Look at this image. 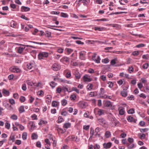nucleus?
<instances>
[{
    "mask_svg": "<svg viewBox=\"0 0 149 149\" xmlns=\"http://www.w3.org/2000/svg\"><path fill=\"white\" fill-rule=\"evenodd\" d=\"M47 122L46 121H45L42 120H41L40 122L38 123V124L40 125H41L43 124H47Z\"/></svg>",
    "mask_w": 149,
    "mask_h": 149,
    "instance_id": "nucleus-25",
    "label": "nucleus"
},
{
    "mask_svg": "<svg viewBox=\"0 0 149 149\" xmlns=\"http://www.w3.org/2000/svg\"><path fill=\"white\" fill-rule=\"evenodd\" d=\"M100 59H101L100 56H97V58L95 59V60H94V61L96 63H100Z\"/></svg>",
    "mask_w": 149,
    "mask_h": 149,
    "instance_id": "nucleus-43",
    "label": "nucleus"
},
{
    "mask_svg": "<svg viewBox=\"0 0 149 149\" xmlns=\"http://www.w3.org/2000/svg\"><path fill=\"white\" fill-rule=\"evenodd\" d=\"M19 100H20V101L21 102H23L25 101V97L23 96H21L20 97Z\"/></svg>",
    "mask_w": 149,
    "mask_h": 149,
    "instance_id": "nucleus-55",
    "label": "nucleus"
},
{
    "mask_svg": "<svg viewBox=\"0 0 149 149\" xmlns=\"http://www.w3.org/2000/svg\"><path fill=\"white\" fill-rule=\"evenodd\" d=\"M111 120L112 121V123H114L115 124V126H116L119 123L118 121L116 120L115 118H112L111 119Z\"/></svg>",
    "mask_w": 149,
    "mask_h": 149,
    "instance_id": "nucleus-16",
    "label": "nucleus"
},
{
    "mask_svg": "<svg viewBox=\"0 0 149 149\" xmlns=\"http://www.w3.org/2000/svg\"><path fill=\"white\" fill-rule=\"evenodd\" d=\"M79 54V58L82 60H84L85 59V52L83 51L80 52Z\"/></svg>",
    "mask_w": 149,
    "mask_h": 149,
    "instance_id": "nucleus-5",
    "label": "nucleus"
},
{
    "mask_svg": "<svg viewBox=\"0 0 149 149\" xmlns=\"http://www.w3.org/2000/svg\"><path fill=\"white\" fill-rule=\"evenodd\" d=\"M10 124L8 123H5V127L6 128L8 129H9L10 128Z\"/></svg>",
    "mask_w": 149,
    "mask_h": 149,
    "instance_id": "nucleus-47",
    "label": "nucleus"
},
{
    "mask_svg": "<svg viewBox=\"0 0 149 149\" xmlns=\"http://www.w3.org/2000/svg\"><path fill=\"white\" fill-rule=\"evenodd\" d=\"M75 77L76 79H79L81 77V75L78 72H75Z\"/></svg>",
    "mask_w": 149,
    "mask_h": 149,
    "instance_id": "nucleus-26",
    "label": "nucleus"
},
{
    "mask_svg": "<svg viewBox=\"0 0 149 149\" xmlns=\"http://www.w3.org/2000/svg\"><path fill=\"white\" fill-rule=\"evenodd\" d=\"M36 147L39 148H41V143L39 141L37 142L36 144Z\"/></svg>",
    "mask_w": 149,
    "mask_h": 149,
    "instance_id": "nucleus-52",
    "label": "nucleus"
},
{
    "mask_svg": "<svg viewBox=\"0 0 149 149\" xmlns=\"http://www.w3.org/2000/svg\"><path fill=\"white\" fill-rule=\"evenodd\" d=\"M149 65V64L147 63H146L144 64L143 65V68L144 69H147Z\"/></svg>",
    "mask_w": 149,
    "mask_h": 149,
    "instance_id": "nucleus-51",
    "label": "nucleus"
},
{
    "mask_svg": "<svg viewBox=\"0 0 149 149\" xmlns=\"http://www.w3.org/2000/svg\"><path fill=\"white\" fill-rule=\"evenodd\" d=\"M52 68L54 70L57 71L60 69L61 66L58 64L55 63L53 65Z\"/></svg>",
    "mask_w": 149,
    "mask_h": 149,
    "instance_id": "nucleus-4",
    "label": "nucleus"
},
{
    "mask_svg": "<svg viewBox=\"0 0 149 149\" xmlns=\"http://www.w3.org/2000/svg\"><path fill=\"white\" fill-rule=\"evenodd\" d=\"M61 16L63 17H67L68 15L67 14L63 13H61Z\"/></svg>",
    "mask_w": 149,
    "mask_h": 149,
    "instance_id": "nucleus-49",
    "label": "nucleus"
},
{
    "mask_svg": "<svg viewBox=\"0 0 149 149\" xmlns=\"http://www.w3.org/2000/svg\"><path fill=\"white\" fill-rule=\"evenodd\" d=\"M145 45L144 44L141 43V44H140L138 45H136V47H137V48H140V47H144L145 46Z\"/></svg>",
    "mask_w": 149,
    "mask_h": 149,
    "instance_id": "nucleus-46",
    "label": "nucleus"
},
{
    "mask_svg": "<svg viewBox=\"0 0 149 149\" xmlns=\"http://www.w3.org/2000/svg\"><path fill=\"white\" fill-rule=\"evenodd\" d=\"M72 91H75L78 93H79V91L78 89L76 87H73L72 88Z\"/></svg>",
    "mask_w": 149,
    "mask_h": 149,
    "instance_id": "nucleus-54",
    "label": "nucleus"
},
{
    "mask_svg": "<svg viewBox=\"0 0 149 149\" xmlns=\"http://www.w3.org/2000/svg\"><path fill=\"white\" fill-rule=\"evenodd\" d=\"M104 111L101 109H98L97 111V114L99 116H100L104 114Z\"/></svg>",
    "mask_w": 149,
    "mask_h": 149,
    "instance_id": "nucleus-13",
    "label": "nucleus"
},
{
    "mask_svg": "<svg viewBox=\"0 0 149 149\" xmlns=\"http://www.w3.org/2000/svg\"><path fill=\"white\" fill-rule=\"evenodd\" d=\"M94 129H93L91 127L90 129V134L91 135V136H90V138H92L93 136L94 135Z\"/></svg>",
    "mask_w": 149,
    "mask_h": 149,
    "instance_id": "nucleus-39",
    "label": "nucleus"
},
{
    "mask_svg": "<svg viewBox=\"0 0 149 149\" xmlns=\"http://www.w3.org/2000/svg\"><path fill=\"white\" fill-rule=\"evenodd\" d=\"M71 126V124L69 123H66L64 124L63 127L67 129Z\"/></svg>",
    "mask_w": 149,
    "mask_h": 149,
    "instance_id": "nucleus-22",
    "label": "nucleus"
},
{
    "mask_svg": "<svg viewBox=\"0 0 149 149\" xmlns=\"http://www.w3.org/2000/svg\"><path fill=\"white\" fill-rule=\"evenodd\" d=\"M48 56V53L46 52H41L38 55V58L39 59H41L43 57L47 58Z\"/></svg>",
    "mask_w": 149,
    "mask_h": 149,
    "instance_id": "nucleus-2",
    "label": "nucleus"
},
{
    "mask_svg": "<svg viewBox=\"0 0 149 149\" xmlns=\"http://www.w3.org/2000/svg\"><path fill=\"white\" fill-rule=\"evenodd\" d=\"M10 70L11 72L17 73L19 72L20 71V70L16 66H14L10 68Z\"/></svg>",
    "mask_w": 149,
    "mask_h": 149,
    "instance_id": "nucleus-3",
    "label": "nucleus"
},
{
    "mask_svg": "<svg viewBox=\"0 0 149 149\" xmlns=\"http://www.w3.org/2000/svg\"><path fill=\"white\" fill-rule=\"evenodd\" d=\"M63 120V119L62 118L61 116H59L58 118V123H61Z\"/></svg>",
    "mask_w": 149,
    "mask_h": 149,
    "instance_id": "nucleus-45",
    "label": "nucleus"
},
{
    "mask_svg": "<svg viewBox=\"0 0 149 149\" xmlns=\"http://www.w3.org/2000/svg\"><path fill=\"white\" fill-rule=\"evenodd\" d=\"M15 136L11 134L9 139V140H12V142H14L15 141Z\"/></svg>",
    "mask_w": 149,
    "mask_h": 149,
    "instance_id": "nucleus-29",
    "label": "nucleus"
},
{
    "mask_svg": "<svg viewBox=\"0 0 149 149\" xmlns=\"http://www.w3.org/2000/svg\"><path fill=\"white\" fill-rule=\"evenodd\" d=\"M104 148L105 149L109 148L112 146V143L111 142H108L107 143H104L103 144Z\"/></svg>",
    "mask_w": 149,
    "mask_h": 149,
    "instance_id": "nucleus-6",
    "label": "nucleus"
},
{
    "mask_svg": "<svg viewBox=\"0 0 149 149\" xmlns=\"http://www.w3.org/2000/svg\"><path fill=\"white\" fill-rule=\"evenodd\" d=\"M17 24V23L16 22L13 20H12L10 22V26L11 27L15 28Z\"/></svg>",
    "mask_w": 149,
    "mask_h": 149,
    "instance_id": "nucleus-19",
    "label": "nucleus"
},
{
    "mask_svg": "<svg viewBox=\"0 0 149 149\" xmlns=\"http://www.w3.org/2000/svg\"><path fill=\"white\" fill-rule=\"evenodd\" d=\"M94 21H108L107 19L103 18L100 19H96L94 20Z\"/></svg>",
    "mask_w": 149,
    "mask_h": 149,
    "instance_id": "nucleus-57",
    "label": "nucleus"
},
{
    "mask_svg": "<svg viewBox=\"0 0 149 149\" xmlns=\"http://www.w3.org/2000/svg\"><path fill=\"white\" fill-rule=\"evenodd\" d=\"M10 118L13 120H16L17 119V116L16 115L14 114L11 116Z\"/></svg>",
    "mask_w": 149,
    "mask_h": 149,
    "instance_id": "nucleus-38",
    "label": "nucleus"
},
{
    "mask_svg": "<svg viewBox=\"0 0 149 149\" xmlns=\"http://www.w3.org/2000/svg\"><path fill=\"white\" fill-rule=\"evenodd\" d=\"M51 96L50 95H48L46 97V99H48L46 100V102L48 104L50 103L51 102Z\"/></svg>",
    "mask_w": 149,
    "mask_h": 149,
    "instance_id": "nucleus-24",
    "label": "nucleus"
},
{
    "mask_svg": "<svg viewBox=\"0 0 149 149\" xmlns=\"http://www.w3.org/2000/svg\"><path fill=\"white\" fill-rule=\"evenodd\" d=\"M127 119L129 122H133L134 123H136L137 120H136L134 119L133 117L130 116H128Z\"/></svg>",
    "mask_w": 149,
    "mask_h": 149,
    "instance_id": "nucleus-7",
    "label": "nucleus"
},
{
    "mask_svg": "<svg viewBox=\"0 0 149 149\" xmlns=\"http://www.w3.org/2000/svg\"><path fill=\"white\" fill-rule=\"evenodd\" d=\"M100 148V146L97 144H95L93 146L94 149H99Z\"/></svg>",
    "mask_w": 149,
    "mask_h": 149,
    "instance_id": "nucleus-62",
    "label": "nucleus"
},
{
    "mask_svg": "<svg viewBox=\"0 0 149 149\" xmlns=\"http://www.w3.org/2000/svg\"><path fill=\"white\" fill-rule=\"evenodd\" d=\"M27 136V133L26 132H24L23 133L22 135V138L24 140H25L26 139Z\"/></svg>",
    "mask_w": 149,
    "mask_h": 149,
    "instance_id": "nucleus-31",
    "label": "nucleus"
},
{
    "mask_svg": "<svg viewBox=\"0 0 149 149\" xmlns=\"http://www.w3.org/2000/svg\"><path fill=\"white\" fill-rule=\"evenodd\" d=\"M68 58L66 57H63L62 58L60 59V61L61 62H63L65 61V62H68Z\"/></svg>",
    "mask_w": 149,
    "mask_h": 149,
    "instance_id": "nucleus-21",
    "label": "nucleus"
},
{
    "mask_svg": "<svg viewBox=\"0 0 149 149\" xmlns=\"http://www.w3.org/2000/svg\"><path fill=\"white\" fill-rule=\"evenodd\" d=\"M28 126L29 130L30 132H32L35 127V124L33 121L29 122L28 123Z\"/></svg>",
    "mask_w": 149,
    "mask_h": 149,
    "instance_id": "nucleus-1",
    "label": "nucleus"
},
{
    "mask_svg": "<svg viewBox=\"0 0 149 149\" xmlns=\"http://www.w3.org/2000/svg\"><path fill=\"white\" fill-rule=\"evenodd\" d=\"M61 104L63 106H65L67 103V101L65 99H63L61 101Z\"/></svg>",
    "mask_w": 149,
    "mask_h": 149,
    "instance_id": "nucleus-37",
    "label": "nucleus"
},
{
    "mask_svg": "<svg viewBox=\"0 0 149 149\" xmlns=\"http://www.w3.org/2000/svg\"><path fill=\"white\" fill-rule=\"evenodd\" d=\"M22 89L24 91H25L26 90V85L25 84H24L22 85Z\"/></svg>",
    "mask_w": 149,
    "mask_h": 149,
    "instance_id": "nucleus-59",
    "label": "nucleus"
},
{
    "mask_svg": "<svg viewBox=\"0 0 149 149\" xmlns=\"http://www.w3.org/2000/svg\"><path fill=\"white\" fill-rule=\"evenodd\" d=\"M129 114H133L134 113V109H132L129 110L127 111Z\"/></svg>",
    "mask_w": 149,
    "mask_h": 149,
    "instance_id": "nucleus-44",
    "label": "nucleus"
},
{
    "mask_svg": "<svg viewBox=\"0 0 149 149\" xmlns=\"http://www.w3.org/2000/svg\"><path fill=\"white\" fill-rule=\"evenodd\" d=\"M142 57L143 59H148L149 58V55L148 54L143 55Z\"/></svg>",
    "mask_w": 149,
    "mask_h": 149,
    "instance_id": "nucleus-40",
    "label": "nucleus"
},
{
    "mask_svg": "<svg viewBox=\"0 0 149 149\" xmlns=\"http://www.w3.org/2000/svg\"><path fill=\"white\" fill-rule=\"evenodd\" d=\"M111 134L110 132L109 131H107L106 132L105 134V136L106 138H109L111 136Z\"/></svg>",
    "mask_w": 149,
    "mask_h": 149,
    "instance_id": "nucleus-27",
    "label": "nucleus"
},
{
    "mask_svg": "<svg viewBox=\"0 0 149 149\" xmlns=\"http://www.w3.org/2000/svg\"><path fill=\"white\" fill-rule=\"evenodd\" d=\"M80 2L83 3L84 6L87 5V4L89 3V0H80Z\"/></svg>",
    "mask_w": 149,
    "mask_h": 149,
    "instance_id": "nucleus-20",
    "label": "nucleus"
},
{
    "mask_svg": "<svg viewBox=\"0 0 149 149\" xmlns=\"http://www.w3.org/2000/svg\"><path fill=\"white\" fill-rule=\"evenodd\" d=\"M120 94L122 96L124 97H125L127 95V92L124 91H121L120 93Z\"/></svg>",
    "mask_w": 149,
    "mask_h": 149,
    "instance_id": "nucleus-34",
    "label": "nucleus"
},
{
    "mask_svg": "<svg viewBox=\"0 0 149 149\" xmlns=\"http://www.w3.org/2000/svg\"><path fill=\"white\" fill-rule=\"evenodd\" d=\"M116 58H114L111 60L110 62L111 65L113 66H114V65L116 63Z\"/></svg>",
    "mask_w": 149,
    "mask_h": 149,
    "instance_id": "nucleus-35",
    "label": "nucleus"
},
{
    "mask_svg": "<svg viewBox=\"0 0 149 149\" xmlns=\"http://www.w3.org/2000/svg\"><path fill=\"white\" fill-rule=\"evenodd\" d=\"M52 106L53 107H56L57 106V102L56 101H52Z\"/></svg>",
    "mask_w": 149,
    "mask_h": 149,
    "instance_id": "nucleus-48",
    "label": "nucleus"
},
{
    "mask_svg": "<svg viewBox=\"0 0 149 149\" xmlns=\"http://www.w3.org/2000/svg\"><path fill=\"white\" fill-rule=\"evenodd\" d=\"M108 84L109 85V87L110 88H112L113 86V84L111 81L108 82Z\"/></svg>",
    "mask_w": 149,
    "mask_h": 149,
    "instance_id": "nucleus-60",
    "label": "nucleus"
},
{
    "mask_svg": "<svg viewBox=\"0 0 149 149\" xmlns=\"http://www.w3.org/2000/svg\"><path fill=\"white\" fill-rule=\"evenodd\" d=\"M25 48V47H19L18 48V52L21 54L22 53V52L23 51V50Z\"/></svg>",
    "mask_w": 149,
    "mask_h": 149,
    "instance_id": "nucleus-28",
    "label": "nucleus"
},
{
    "mask_svg": "<svg viewBox=\"0 0 149 149\" xmlns=\"http://www.w3.org/2000/svg\"><path fill=\"white\" fill-rule=\"evenodd\" d=\"M62 88L60 87L59 86L57 87L56 89V93H60L61 92Z\"/></svg>",
    "mask_w": 149,
    "mask_h": 149,
    "instance_id": "nucleus-36",
    "label": "nucleus"
},
{
    "mask_svg": "<svg viewBox=\"0 0 149 149\" xmlns=\"http://www.w3.org/2000/svg\"><path fill=\"white\" fill-rule=\"evenodd\" d=\"M18 110L19 112L20 113H22L23 112H24L25 111V110L24 109V106H21L18 109Z\"/></svg>",
    "mask_w": 149,
    "mask_h": 149,
    "instance_id": "nucleus-18",
    "label": "nucleus"
},
{
    "mask_svg": "<svg viewBox=\"0 0 149 149\" xmlns=\"http://www.w3.org/2000/svg\"><path fill=\"white\" fill-rule=\"evenodd\" d=\"M148 130V128H145V129H140V131L141 132H145L147 131Z\"/></svg>",
    "mask_w": 149,
    "mask_h": 149,
    "instance_id": "nucleus-58",
    "label": "nucleus"
},
{
    "mask_svg": "<svg viewBox=\"0 0 149 149\" xmlns=\"http://www.w3.org/2000/svg\"><path fill=\"white\" fill-rule=\"evenodd\" d=\"M76 98V96L75 95H71L70 98L71 100H74Z\"/></svg>",
    "mask_w": 149,
    "mask_h": 149,
    "instance_id": "nucleus-61",
    "label": "nucleus"
},
{
    "mask_svg": "<svg viewBox=\"0 0 149 149\" xmlns=\"http://www.w3.org/2000/svg\"><path fill=\"white\" fill-rule=\"evenodd\" d=\"M145 124V122L143 121H141L139 123V125L141 126H144Z\"/></svg>",
    "mask_w": 149,
    "mask_h": 149,
    "instance_id": "nucleus-64",
    "label": "nucleus"
},
{
    "mask_svg": "<svg viewBox=\"0 0 149 149\" xmlns=\"http://www.w3.org/2000/svg\"><path fill=\"white\" fill-rule=\"evenodd\" d=\"M29 42H31V43H34L37 44H39L40 45H47L48 44V43H42V42H37L34 41H29Z\"/></svg>",
    "mask_w": 149,
    "mask_h": 149,
    "instance_id": "nucleus-23",
    "label": "nucleus"
},
{
    "mask_svg": "<svg viewBox=\"0 0 149 149\" xmlns=\"http://www.w3.org/2000/svg\"><path fill=\"white\" fill-rule=\"evenodd\" d=\"M139 52L138 51H134L133 52L132 54L134 56H137L139 54Z\"/></svg>",
    "mask_w": 149,
    "mask_h": 149,
    "instance_id": "nucleus-50",
    "label": "nucleus"
},
{
    "mask_svg": "<svg viewBox=\"0 0 149 149\" xmlns=\"http://www.w3.org/2000/svg\"><path fill=\"white\" fill-rule=\"evenodd\" d=\"M102 62L104 63H107L109 61V60L108 58H106L104 59H103L102 60Z\"/></svg>",
    "mask_w": 149,
    "mask_h": 149,
    "instance_id": "nucleus-53",
    "label": "nucleus"
},
{
    "mask_svg": "<svg viewBox=\"0 0 149 149\" xmlns=\"http://www.w3.org/2000/svg\"><path fill=\"white\" fill-rule=\"evenodd\" d=\"M30 10V8L24 6H22L21 8V11L22 12H27L29 11Z\"/></svg>",
    "mask_w": 149,
    "mask_h": 149,
    "instance_id": "nucleus-8",
    "label": "nucleus"
},
{
    "mask_svg": "<svg viewBox=\"0 0 149 149\" xmlns=\"http://www.w3.org/2000/svg\"><path fill=\"white\" fill-rule=\"evenodd\" d=\"M66 50L67 51V52L68 54H69L71 53L72 52L73 50L72 49L70 48H66Z\"/></svg>",
    "mask_w": 149,
    "mask_h": 149,
    "instance_id": "nucleus-41",
    "label": "nucleus"
},
{
    "mask_svg": "<svg viewBox=\"0 0 149 149\" xmlns=\"http://www.w3.org/2000/svg\"><path fill=\"white\" fill-rule=\"evenodd\" d=\"M27 68L29 69H31L33 67V64L32 63H29V64L27 65Z\"/></svg>",
    "mask_w": 149,
    "mask_h": 149,
    "instance_id": "nucleus-32",
    "label": "nucleus"
},
{
    "mask_svg": "<svg viewBox=\"0 0 149 149\" xmlns=\"http://www.w3.org/2000/svg\"><path fill=\"white\" fill-rule=\"evenodd\" d=\"M2 92V93L4 94L5 96H8L9 95V92L5 89H3Z\"/></svg>",
    "mask_w": 149,
    "mask_h": 149,
    "instance_id": "nucleus-9",
    "label": "nucleus"
},
{
    "mask_svg": "<svg viewBox=\"0 0 149 149\" xmlns=\"http://www.w3.org/2000/svg\"><path fill=\"white\" fill-rule=\"evenodd\" d=\"M124 108H122V109H120L119 110V114L120 115H123L125 113Z\"/></svg>",
    "mask_w": 149,
    "mask_h": 149,
    "instance_id": "nucleus-30",
    "label": "nucleus"
},
{
    "mask_svg": "<svg viewBox=\"0 0 149 149\" xmlns=\"http://www.w3.org/2000/svg\"><path fill=\"white\" fill-rule=\"evenodd\" d=\"M31 137L33 140L36 139L38 138V135L36 133H34L32 134Z\"/></svg>",
    "mask_w": 149,
    "mask_h": 149,
    "instance_id": "nucleus-17",
    "label": "nucleus"
},
{
    "mask_svg": "<svg viewBox=\"0 0 149 149\" xmlns=\"http://www.w3.org/2000/svg\"><path fill=\"white\" fill-rule=\"evenodd\" d=\"M93 42H98L100 44H106V41H105L104 42H102L100 41L99 40H95L93 41Z\"/></svg>",
    "mask_w": 149,
    "mask_h": 149,
    "instance_id": "nucleus-56",
    "label": "nucleus"
},
{
    "mask_svg": "<svg viewBox=\"0 0 149 149\" xmlns=\"http://www.w3.org/2000/svg\"><path fill=\"white\" fill-rule=\"evenodd\" d=\"M45 142L47 144L49 145V146H50L51 145V143L49 141V140L48 139H46L45 140Z\"/></svg>",
    "mask_w": 149,
    "mask_h": 149,
    "instance_id": "nucleus-63",
    "label": "nucleus"
},
{
    "mask_svg": "<svg viewBox=\"0 0 149 149\" xmlns=\"http://www.w3.org/2000/svg\"><path fill=\"white\" fill-rule=\"evenodd\" d=\"M106 28L104 27H95L94 28V29L95 31H104Z\"/></svg>",
    "mask_w": 149,
    "mask_h": 149,
    "instance_id": "nucleus-10",
    "label": "nucleus"
},
{
    "mask_svg": "<svg viewBox=\"0 0 149 149\" xmlns=\"http://www.w3.org/2000/svg\"><path fill=\"white\" fill-rule=\"evenodd\" d=\"M84 79V81L90 82L92 81V79L87 77V75H84L83 77Z\"/></svg>",
    "mask_w": 149,
    "mask_h": 149,
    "instance_id": "nucleus-11",
    "label": "nucleus"
},
{
    "mask_svg": "<svg viewBox=\"0 0 149 149\" xmlns=\"http://www.w3.org/2000/svg\"><path fill=\"white\" fill-rule=\"evenodd\" d=\"M57 131L58 132H60L62 134L64 133L66 131V129L63 130L62 129L58 127L57 129Z\"/></svg>",
    "mask_w": 149,
    "mask_h": 149,
    "instance_id": "nucleus-15",
    "label": "nucleus"
},
{
    "mask_svg": "<svg viewBox=\"0 0 149 149\" xmlns=\"http://www.w3.org/2000/svg\"><path fill=\"white\" fill-rule=\"evenodd\" d=\"M104 105L105 107H112V105L110 101H108L105 102Z\"/></svg>",
    "mask_w": 149,
    "mask_h": 149,
    "instance_id": "nucleus-12",
    "label": "nucleus"
},
{
    "mask_svg": "<svg viewBox=\"0 0 149 149\" xmlns=\"http://www.w3.org/2000/svg\"><path fill=\"white\" fill-rule=\"evenodd\" d=\"M78 104L80 107L82 108H84L85 107V104L84 102H79L78 103Z\"/></svg>",
    "mask_w": 149,
    "mask_h": 149,
    "instance_id": "nucleus-33",
    "label": "nucleus"
},
{
    "mask_svg": "<svg viewBox=\"0 0 149 149\" xmlns=\"http://www.w3.org/2000/svg\"><path fill=\"white\" fill-rule=\"evenodd\" d=\"M56 85V84L54 81H52L50 84V85L52 87V88H54Z\"/></svg>",
    "mask_w": 149,
    "mask_h": 149,
    "instance_id": "nucleus-42",
    "label": "nucleus"
},
{
    "mask_svg": "<svg viewBox=\"0 0 149 149\" xmlns=\"http://www.w3.org/2000/svg\"><path fill=\"white\" fill-rule=\"evenodd\" d=\"M98 120L99 123L101 124H105L106 123L105 120L103 118L98 119Z\"/></svg>",
    "mask_w": 149,
    "mask_h": 149,
    "instance_id": "nucleus-14",
    "label": "nucleus"
}]
</instances>
